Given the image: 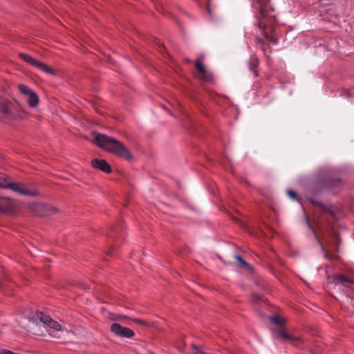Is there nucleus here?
<instances>
[{
	"instance_id": "obj_5",
	"label": "nucleus",
	"mask_w": 354,
	"mask_h": 354,
	"mask_svg": "<svg viewBox=\"0 0 354 354\" xmlns=\"http://www.w3.org/2000/svg\"><path fill=\"white\" fill-rule=\"evenodd\" d=\"M107 237L109 241L112 242L113 245H110L109 249L106 252V255L113 257L115 252V248L122 243V240L124 237V226L122 220H120L115 225L109 229Z\"/></svg>"
},
{
	"instance_id": "obj_33",
	"label": "nucleus",
	"mask_w": 354,
	"mask_h": 354,
	"mask_svg": "<svg viewBox=\"0 0 354 354\" xmlns=\"http://www.w3.org/2000/svg\"><path fill=\"white\" fill-rule=\"evenodd\" d=\"M232 218L234 220H238L236 218H235V216H232Z\"/></svg>"
},
{
	"instance_id": "obj_13",
	"label": "nucleus",
	"mask_w": 354,
	"mask_h": 354,
	"mask_svg": "<svg viewBox=\"0 0 354 354\" xmlns=\"http://www.w3.org/2000/svg\"><path fill=\"white\" fill-rule=\"evenodd\" d=\"M91 165L93 167L99 169L102 171L106 174L111 172V167L108 162L104 159L95 158L91 161Z\"/></svg>"
},
{
	"instance_id": "obj_30",
	"label": "nucleus",
	"mask_w": 354,
	"mask_h": 354,
	"mask_svg": "<svg viewBox=\"0 0 354 354\" xmlns=\"http://www.w3.org/2000/svg\"><path fill=\"white\" fill-rule=\"evenodd\" d=\"M34 334L35 335H43L42 333H35Z\"/></svg>"
},
{
	"instance_id": "obj_20",
	"label": "nucleus",
	"mask_w": 354,
	"mask_h": 354,
	"mask_svg": "<svg viewBox=\"0 0 354 354\" xmlns=\"http://www.w3.org/2000/svg\"><path fill=\"white\" fill-rule=\"evenodd\" d=\"M270 320L273 323L274 325L279 326V327H283L285 325V321L279 316L274 315L270 317Z\"/></svg>"
},
{
	"instance_id": "obj_26",
	"label": "nucleus",
	"mask_w": 354,
	"mask_h": 354,
	"mask_svg": "<svg viewBox=\"0 0 354 354\" xmlns=\"http://www.w3.org/2000/svg\"><path fill=\"white\" fill-rule=\"evenodd\" d=\"M191 347L192 348V349L196 351V352L193 354H205L204 352L201 351V347L199 346H197L194 344H192Z\"/></svg>"
},
{
	"instance_id": "obj_23",
	"label": "nucleus",
	"mask_w": 354,
	"mask_h": 354,
	"mask_svg": "<svg viewBox=\"0 0 354 354\" xmlns=\"http://www.w3.org/2000/svg\"><path fill=\"white\" fill-rule=\"evenodd\" d=\"M111 319L113 321L121 322L122 319H130V317L124 315L114 314L113 317Z\"/></svg>"
},
{
	"instance_id": "obj_22",
	"label": "nucleus",
	"mask_w": 354,
	"mask_h": 354,
	"mask_svg": "<svg viewBox=\"0 0 354 354\" xmlns=\"http://www.w3.org/2000/svg\"><path fill=\"white\" fill-rule=\"evenodd\" d=\"M288 196L292 200L299 201L300 199V197L298 196L297 192H295L293 190L288 189L286 192Z\"/></svg>"
},
{
	"instance_id": "obj_21",
	"label": "nucleus",
	"mask_w": 354,
	"mask_h": 354,
	"mask_svg": "<svg viewBox=\"0 0 354 354\" xmlns=\"http://www.w3.org/2000/svg\"><path fill=\"white\" fill-rule=\"evenodd\" d=\"M19 91L24 95L28 96L33 90H32L29 86L24 84H19L18 86Z\"/></svg>"
},
{
	"instance_id": "obj_25",
	"label": "nucleus",
	"mask_w": 354,
	"mask_h": 354,
	"mask_svg": "<svg viewBox=\"0 0 354 354\" xmlns=\"http://www.w3.org/2000/svg\"><path fill=\"white\" fill-rule=\"evenodd\" d=\"M257 44L259 45L260 48L261 50H263L264 53L266 51V47L268 45L266 44V42L261 38H257Z\"/></svg>"
},
{
	"instance_id": "obj_12",
	"label": "nucleus",
	"mask_w": 354,
	"mask_h": 354,
	"mask_svg": "<svg viewBox=\"0 0 354 354\" xmlns=\"http://www.w3.org/2000/svg\"><path fill=\"white\" fill-rule=\"evenodd\" d=\"M15 206L10 198L0 196V212L10 214L14 211Z\"/></svg>"
},
{
	"instance_id": "obj_1",
	"label": "nucleus",
	"mask_w": 354,
	"mask_h": 354,
	"mask_svg": "<svg viewBox=\"0 0 354 354\" xmlns=\"http://www.w3.org/2000/svg\"><path fill=\"white\" fill-rule=\"evenodd\" d=\"M344 181L338 177L321 176L314 178L306 187V200L314 207L319 209L321 218L328 223V232L324 237L326 243L335 252H338V247L341 243L340 236L333 227L337 221V216L334 212V205L332 204H324L314 198L315 196L324 192H332L334 194L339 192L344 186Z\"/></svg>"
},
{
	"instance_id": "obj_27",
	"label": "nucleus",
	"mask_w": 354,
	"mask_h": 354,
	"mask_svg": "<svg viewBox=\"0 0 354 354\" xmlns=\"http://www.w3.org/2000/svg\"><path fill=\"white\" fill-rule=\"evenodd\" d=\"M160 50L161 51H162V50L166 51V48L164 47V46H160Z\"/></svg>"
},
{
	"instance_id": "obj_4",
	"label": "nucleus",
	"mask_w": 354,
	"mask_h": 354,
	"mask_svg": "<svg viewBox=\"0 0 354 354\" xmlns=\"http://www.w3.org/2000/svg\"><path fill=\"white\" fill-rule=\"evenodd\" d=\"M0 187L11 189L23 196L35 197L39 194L37 189H29L24 183L13 182L10 176L2 172H0Z\"/></svg>"
},
{
	"instance_id": "obj_29",
	"label": "nucleus",
	"mask_w": 354,
	"mask_h": 354,
	"mask_svg": "<svg viewBox=\"0 0 354 354\" xmlns=\"http://www.w3.org/2000/svg\"><path fill=\"white\" fill-rule=\"evenodd\" d=\"M185 60V62H186L187 63H191V62H192L191 59H188V58H186Z\"/></svg>"
},
{
	"instance_id": "obj_2",
	"label": "nucleus",
	"mask_w": 354,
	"mask_h": 354,
	"mask_svg": "<svg viewBox=\"0 0 354 354\" xmlns=\"http://www.w3.org/2000/svg\"><path fill=\"white\" fill-rule=\"evenodd\" d=\"M252 7L257 11L255 14L259 19L258 26L262 30L265 38L270 42L276 44L277 39L272 37L270 35L274 31L273 24L274 22V15H273V8L270 4L269 0H250Z\"/></svg>"
},
{
	"instance_id": "obj_8",
	"label": "nucleus",
	"mask_w": 354,
	"mask_h": 354,
	"mask_svg": "<svg viewBox=\"0 0 354 354\" xmlns=\"http://www.w3.org/2000/svg\"><path fill=\"white\" fill-rule=\"evenodd\" d=\"M110 330L115 335L122 338H131L135 335V333L131 328L122 326L118 323L112 324Z\"/></svg>"
},
{
	"instance_id": "obj_6",
	"label": "nucleus",
	"mask_w": 354,
	"mask_h": 354,
	"mask_svg": "<svg viewBox=\"0 0 354 354\" xmlns=\"http://www.w3.org/2000/svg\"><path fill=\"white\" fill-rule=\"evenodd\" d=\"M31 320L36 325L40 324L39 326H42L46 330H48V328L56 331L62 330V326L57 322L53 320L50 316L45 315L42 312L37 313L36 316L32 317Z\"/></svg>"
},
{
	"instance_id": "obj_31",
	"label": "nucleus",
	"mask_w": 354,
	"mask_h": 354,
	"mask_svg": "<svg viewBox=\"0 0 354 354\" xmlns=\"http://www.w3.org/2000/svg\"><path fill=\"white\" fill-rule=\"evenodd\" d=\"M265 225L266 226V227H268V228H269V229L270 228V226H269V225H268L267 224H265Z\"/></svg>"
},
{
	"instance_id": "obj_7",
	"label": "nucleus",
	"mask_w": 354,
	"mask_h": 354,
	"mask_svg": "<svg viewBox=\"0 0 354 354\" xmlns=\"http://www.w3.org/2000/svg\"><path fill=\"white\" fill-rule=\"evenodd\" d=\"M19 57L22 59L24 62H26L27 64L33 66L38 69L41 70L42 72L50 74L51 75H55L56 73L54 71V69L49 66L48 65L41 62L39 61L36 60L34 57L32 56L26 54V53H19Z\"/></svg>"
},
{
	"instance_id": "obj_16",
	"label": "nucleus",
	"mask_w": 354,
	"mask_h": 354,
	"mask_svg": "<svg viewBox=\"0 0 354 354\" xmlns=\"http://www.w3.org/2000/svg\"><path fill=\"white\" fill-rule=\"evenodd\" d=\"M10 110L8 103L0 99V116L10 117Z\"/></svg>"
},
{
	"instance_id": "obj_28",
	"label": "nucleus",
	"mask_w": 354,
	"mask_h": 354,
	"mask_svg": "<svg viewBox=\"0 0 354 354\" xmlns=\"http://www.w3.org/2000/svg\"><path fill=\"white\" fill-rule=\"evenodd\" d=\"M207 12L210 15L211 14V11H210V8L209 7V6H207Z\"/></svg>"
},
{
	"instance_id": "obj_18",
	"label": "nucleus",
	"mask_w": 354,
	"mask_h": 354,
	"mask_svg": "<svg viewBox=\"0 0 354 354\" xmlns=\"http://www.w3.org/2000/svg\"><path fill=\"white\" fill-rule=\"evenodd\" d=\"M306 224L308 227V228L310 230V231L312 232V233L313 234V235L315 236L317 241L318 242V243L320 245L321 248L322 250H324V245L322 241V240L319 239L315 229L313 227V226L312 225L310 220L308 218H306Z\"/></svg>"
},
{
	"instance_id": "obj_11",
	"label": "nucleus",
	"mask_w": 354,
	"mask_h": 354,
	"mask_svg": "<svg viewBox=\"0 0 354 354\" xmlns=\"http://www.w3.org/2000/svg\"><path fill=\"white\" fill-rule=\"evenodd\" d=\"M329 279L331 283L335 285L340 284L345 287H350L351 285L354 284L353 279L341 274H335L332 275Z\"/></svg>"
},
{
	"instance_id": "obj_9",
	"label": "nucleus",
	"mask_w": 354,
	"mask_h": 354,
	"mask_svg": "<svg viewBox=\"0 0 354 354\" xmlns=\"http://www.w3.org/2000/svg\"><path fill=\"white\" fill-rule=\"evenodd\" d=\"M194 64L196 71L201 75L200 78L203 82L211 83L214 81L212 74L207 71L201 58L196 59Z\"/></svg>"
},
{
	"instance_id": "obj_10",
	"label": "nucleus",
	"mask_w": 354,
	"mask_h": 354,
	"mask_svg": "<svg viewBox=\"0 0 354 354\" xmlns=\"http://www.w3.org/2000/svg\"><path fill=\"white\" fill-rule=\"evenodd\" d=\"M35 210L39 216L47 217L50 215L55 214L57 212L58 209L50 205L39 203L35 205Z\"/></svg>"
},
{
	"instance_id": "obj_15",
	"label": "nucleus",
	"mask_w": 354,
	"mask_h": 354,
	"mask_svg": "<svg viewBox=\"0 0 354 354\" xmlns=\"http://www.w3.org/2000/svg\"><path fill=\"white\" fill-rule=\"evenodd\" d=\"M28 97V104L30 107L35 108L38 105L39 96L34 91L30 93Z\"/></svg>"
},
{
	"instance_id": "obj_24",
	"label": "nucleus",
	"mask_w": 354,
	"mask_h": 354,
	"mask_svg": "<svg viewBox=\"0 0 354 354\" xmlns=\"http://www.w3.org/2000/svg\"><path fill=\"white\" fill-rule=\"evenodd\" d=\"M129 320H131L134 323H136V324H139L140 326H145V327L149 326V324L146 321H145L143 319H141L131 318L130 317Z\"/></svg>"
},
{
	"instance_id": "obj_14",
	"label": "nucleus",
	"mask_w": 354,
	"mask_h": 354,
	"mask_svg": "<svg viewBox=\"0 0 354 354\" xmlns=\"http://www.w3.org/2000/svg\"><path fill=\"white\" fill-rule=\"evenodd\" d=\"M235 258L241 267L244 268L246 270L249 271L250 272H253V266L248 263L241 256L236 255Z\"/></svg>"
},
{
	"instance_id": "obj_17",
	"label": "nucleus",
	"mask_w": 354,
	"mask_h": 354,
	"mask_svg": "<svg viewBox=\"0 0 354 354\" xmlns=\"http://www.w3.org/2000/svg\"><path fill=\"white\" fill-rule=\"evenodd\" d=\"M259 65V59L256 56H253L249 61V68L251 71H253L254 77H258V72L256 70Z\"/></svg>"
},
{
	"instance_id": "obj_32",
	"label": "nucleus",
	"mask_w": 354,
	"mask_h": 354,
	"mask_svg": "<svg viewBox=\"0 0 354 354\" xmlns=\"http://www.w3.org/2000/svg\"><path fill=\"white\" fill-rule=\"evenodd\" d=\"M326 257L328 259H330L331 258L328 255L326 254Z\"/></svg>"
},
{
	"instance_id": "obj_19",
	"label": "nucleus",
	"mask_w": 354,
	"mask_h": 354,
	"mask_svg": "<svg viewBox=\"0 0 354 354\" xmlns=\"http://www.w3.org/2000/svg\"><path fill=\"white\" fill-rule=\"evenodd\" d=\"M278 337H280L283 340H294L295 339L284 330H277L275 337L277 338Z\"/></svg>"
},
{
	"instance_id": "obj_3",
	"label": "nucleus",
	"mask_w": 354,
	"mask_h": 354,
	"mask_svg": "<svg viewBox=\"0 0 354 354\" xmlns=\"http://www.w3.org/2000/svg\"><path fill=\"white\" fill-rule=\"evenodd\" d=\"M92 136L94 143L101 149L126 160H133L131 151L119 140L97 131H92Z\"/></svg>"
}]
</instances>
